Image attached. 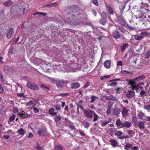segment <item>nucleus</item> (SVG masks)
Returning a JSON list of instances; mask_svg holds the SVG:
<instances>
[{
  "instance_id": "412c9836",
  "label": "nucleus",
  "mask_w": 150,
  "mask_h": 150,
  "mask_svg": "<svg viewBox=\"0 0 150 150\" xmlns=\"http://www.w3.org/2000/svg\"><path fill=\"white\" fill-rule=\"evenodd\" d=\"M20 115V117L23 119L29 117H30L31 115H29L28 114H19Z\"/></svg>"
},
{
  "instance_id": "5701e85b",
  "label": "nucleus",
  "mask_w": 150,
  "mask_h": 150,
  "mask_svg": "<svg viewBox=\"0 0 150 150\" xmlns=\"http://www.w3.org/2000/svg\"><path fill=\"white\" fill-rule=\"evenodd\" d=\"M101 16L104 20H106L108 18V15L106 12L103 11L101 13Z\"/></svg>"
},
{
  "instance_id": "7c9ffc66",
  "label": "nucleus",
  "mask_w": 150,
  "mask_h": 150,
  "mask_svg": "<svg viewBox=\"0 0 150 150\" xmlns=\"http://www.w3.org/2000/svg\"><path fill=\"white\" fill-rule=\"evenodd\" d=\"M118 29L120 32L123 33H125L126 32V30L122 27H120L119 26H117Z\"/></svg>"
},
{
  "instance_id": "c85d7f7f",
  "label": "nucleus",
  "mask_w": 150,
  "mask_h": 150,
  "mask_svg": "<svg viewBox=\"0 0 150 150\" xmlns=\"http://www.w3.org/2000/svg\"><path fill=\"white\" fill-rule=\"evenodd\" d=\"M57 3H54L50 4H45L43 6V7H52L54 6H55V5H56Z\"/></svg>"
},
{
  "instance_id": "052dcab7",
  "label": "nucleus",
  "mask_w": 150,
  "mask_h": 150,
  "mask_svg": "<svg viewBox=\"0 0 150 150\" xmlns=\"http://www.w3.org/2000/svg\"><path fill=\"white\" fill-rule=\"evenodd\" d=\"M4 92V90L3 89L2 85L0 84V93H3Z\"/></svg>"
},
{
  "instance_id": "7ed1b4c3",
  "label": "nucleus",
  "mask_w": 150,
  "mask_h": 150,
  "mask_svg": "<svg viewBox=\"0 0 150 150\" xmlns=\"http://www.w3.org/2000/svg\"><path fill=\"white\" fill-rule=\"evenodd\" d=\"M14 33L13 29L10 28L8 30L6 33V37L7 38L10 39L12 37Z\"/></svg>"
},
{
  "instance_id": "f3484780",
  "label": "nucleus",
  "mask_w": 150,
  "mask_h": 150,
  "mask_svg": "<svg viewBox=\"0 0 150 150\" xmlns=\"http://www.w3.org/2000/svg\"><path fill=\"white\" fill-rule=\"evenodd\" d=\"M128 110L126 109V107H125L123 109L122 114L123 116L126 117L128 115Z\"/></svg>"
},
{
  "instance_id": "39448f33",
  "label": "nucleus",
  "mask_w": 150,
  "mask_h": 150,
  "mask_svg": "<svg viewBox=\"0 0 150 150\" xmlns=\"http://www.w3.org/2000/svg\"><path fill=\"white\" fill-rule=\"evenodd\" d=\"M146 125V122L144 121H140L139 122L137 126L140 129H143L145 128Z\"/></svg>"
},
{
  "instance_id": "ddd939ff",
  "label": "nucleus",
  "mask_w": 150,
  "mask_h": 150,
  "mask_svg": "<svg viewBox=\"0 0 150 150\" xmlns=\"http://www.w3.org/2000/svg\"><path fill=\"white\" fill-rule=\"evenodd\" d=\"M109 142L111 143V144L113 147H116L117 146V142L116 140L114 139H111L109 140Z\"/></svg>"
},
{
  "instance_id": "4d7b16f0",
  "label": "nucleus",
  "mask_w": 150,
  "mask_h": 150,
  "mask_svg": "<svg viewBox=\"0 0 150 150\" xmlns=\"http://www.w3.org/2000/svg\"><path fill=\"white\" fill-rule=\"evenodd\" d=\"M127 28L130 30H133L134 29V28L129 25H127Z\"/></svg>"
},
{
  "instance_id": "f257e3e1",
  "label": "nucleus",
  "mask_w": 150,
  "mask_h": 150,
  "mask_svg": "<svg viewBox=\"0 0 150 150\" xmlns=\"http://www.w3.org/2000/svg\"><path fill=\"white\" fill-rule=\"evenodd\" d=\"M83 113L85 117L86 118L91 119L93 117V122L96 121L98 118V115L95 113L94 111L89 109L84 110Z\"/></svg>"
},
{
  "instance_id": "c9c22d12",
  "label": "nucleus",
  "mask_w": 150,
  "mask_h": 150,
  "mask_svg": "<svg viewBox=\"0 0 150 150\" xmlns=\"http://www.w3.org/2000/svg\"><path fill=\"white\" fill-rule=\"evenodd\" d=\"M104 98L105 99L108 100H113L114 97L112 96H104Z\"/></svg>"
},
{
  "instance_id": "680f3d73",
  "label": "nucleus",
  "mask_w": 150,
  "mask_h": 150,
  "mask_svg": "<svg viewBox=\"0 0 150 150\" xmlns=\"http://www.w3.org/2000/svg\"><path fill=\"white\" fill-rule=\"evenodd\" d=\"M117 66H122V63L121 61H119L117 62Z\"/></svg>"
},
{
  "instance_id": "f8f14e48",
  "label": "nucleus",
  "mask_w": 150,
  "mask_h": 150,
  "mask_svg": "<svg viewBox=\"0 0 150 150\" xmlns=\"http://www.w3.org/2000/svg\"><path fill=\"white\" fill-rule=\"evenodd\" d=\"M16 132L22 136L24 135L26 133L25 131L22 128H20Z\"/></svg>"
},
{
  "instance_id": "9d476101",
  "label": "nucleus",
  "mask_w": 150,
  "mask_h": 150,
  "mask_svg": "<svg viewBox=\"0 0 150 150\" xmlns=\"http://www.w3.org/2000/svg\"><path fill=\"white\" fill-rule=\"evenodd\" d=\"M135 94V92L134 91H128V93L126 94L127 97L130 98L133 97Z\"/></svg>"
},
{
  "instance_id": "dca6fc26",
  "label": "nucleus",
  "mask_w": 150,
  "mask_h": 150,
  "mask_svg": "<svg viewBox=\"0 0 150 150\" xmlns=\"http://www.w3.org/2000/svg\"><path fill=\"white\" fill-rule=\"evenodd\" d=\"M110 60H107L104 63V65L106 68H109L110 67L111 64Z\"/></svg>"
},
{
  "instance_id": "13d9d810",
  "label": "nucleus",
  "mask_w": 150,
  "mask_h": 150,
  "mask_svg": "<svg viewBox=\"0 0 150 150\" xmlns=\"http://www.w3.org/2000/svg\"><path fill=\"white\" fill-rule=\"evenodd\" d=\"M122 73H125V74H127L128 75H132L133 74V73L132 72H129V71H128L126 70L123 71H122Z\"/></svg>"
},
{
  "instance_id": "de8ad7c7",
  "label": "nucleus",
  "mask_w": 150,
  "mask_h": 150,
  "mask_svg": "<svg viewBox=\"0 0 150 150\" xmlns=\"http://www.w3.org/2000/svg\"><path fill=\"white\" fill-rule=\"evenodd\" d=\"M127 133L129 135L133 134L134 133V132L132 130H129L127 131Z\"/></svg>"
},
{
  "instance_id": "79ce46f5",
  "label": "nucleus",
  "mask_w": 150,
  "mask_h": 150,
  "mask_svg": "<svg viewBox=\"0 0 150 150\" xmlns=\"http://www.w3.org/2000/svg\"><path fill=\"white\" fill-rule=\"evenodd\" d=\"M122 132L120 131H117L115 133V135L118 136H120L122 135Z\"/></svg>"
},
{
  "instance_id": "69168bd1",
  "label": "nucleus",
  "mask_w": 150,
  "mask_h": 150,
  "mask_svg": "<svg viewBox=\"0 0 150 150\" xmlns=\"http://www.w3.org/2000/svg\"><path fill=\"white\" fill-rule=\"evenodd\" d=\"M66 22H67L69 24H71V21L70 20V19L69 18H67L66 20Z\"/></svg>"
},
{
  "instance_id": "b1692460",
  "label": "nucleus",
  "mask_w": 150,
  "mask_h": 150,
  "mask_svg": "<svg viewBox=\"0 0 150 150\" xmlns=\"http://www.w3.org/2000/svg\"><path fill=\"white\" fill-rule=\"evenodd\" d=\"M136 80H134V79L133 80H131V82H128V84L132 86V87L137 84Z\"/></svg>"
},
{
  "instance_id": "6e6d98bb",
  "label": "nucleus",
  "mask_w": 150,
  "mask_h": 150,
  "mask_svg": "<svg viewBox=\"0 0 150 150\" xmlns=\"http://www.w3.org/2000/svg\"><path fill=\"white\" fill-rule=\"evenodd\" d=\"M129 136L128 135L122 136L121 137H118V138L120 139H123L125 138L129 137Z\"/></svg>"
},
{
  "instance_id": "2f4dec72",
  "label": "nucleus",
  "mask_w": 150,
  "mask_h": 150,
  "mask_svg": "<svg viewBox=\"0 0 150 150\" xmlns=\"http://www.w3.org/2000/svg\"><path fill=\"white\" fill-rule=\"evenodd\" d=\"M98 98V97L94 96H91V100L90 101L91 103H93L94 101Z\"/></svg>"
},
{
  "instance_id": "6ab92c4d",
  "label": "nucleus",
  "mask_w": 150,
  "mask_h": 150,
  "mask_svg": "<svg viewBox=\"0 0 150 150\" xmlns=\"http://www.w3.org/2000/svg\"><path fill=\"white\" fill-rule=\"evenodd\" d=\"M132 121L134 122V125H137L138 123L137 118L135 116H133Z\"/></svg>"
},
{
  "instance_id": "3c124183",
  "label": "nucleus",
  "mask_w": 150,
  "mask_h": 150,
  "mask_svg": "<svg viewBox=\"0 0 150 150\" xmlns=\"http://www.w3.org/2000/svg\"><path fill=\"white\" fill-rule=\"evenodd\" d=\"M110 75H105L104 76H103L101 77L100 78V79L101 80H103L104 79H105L108 78H109L110 77Z\"/></svg>"
},
{
  "instance_id": "bb28decb",
  "label": "nucleus",
  "mask_w": 150,
  "mask_h": 150,
  "mask_svg": "<svg viewBox=\"0 0 150 150\" xmlns=\"http://www.w3.org/2000/svg\"><path fill=\"white\" fill-rule=\"evenodd\" d=\"M12 4V2L10 0H9L3 4V5L5 6H8Z\"/></svg>"
},
{
  "instance_id": "0e129e2a",
  "label": "nucleus",
  "mask_w": 150,
  "mask_h": 150,
  "mask_svg": "<svg viewBox=\"0 0 150 150\" xmlns=\"http://www.w3.org/2000/svg\"><path fill=\"white\" fill-rule=\"evenodd\" d=\"M117 84V83L116 82H112L110 83V85L111 86H116Z\"/></svg>"
},
{
  "instance_id": "a18cd8bd",
  "label": "nucleus",
  "mask_w": 150,
  "mask_h": 150,
  "mask_svg": "<svg viewBox=\"0 0 150 150\" xmlns=\"http://www.w3.org/2000/svg\"><path fill=\"white\" fill-rule=\"evenodd\" d=\"M62 119L63 120H65V122L66 123L68 124H71V122L67 118L65 117L64 118H62Z\"/></svg>"
},
{
  "instance_id": "a878e982",
  "label": "nucleus",
  "mask_w": 150,
  "mask_h": 150,
  "mask_svg": "<svg viewBox=\"0 0 150 150\" xmlns=\"http://www.w3.org/2000/svg\"><path fill=\"white\" fill-rule=\"evenodd\" d=\"M144 114L142 112H139L137 114L138 117L140 119H143V117L144 116Z\"/></svg>"
},
{
  "instance_id": "1a4fd4ad",
  "label": "nucleus",
  "mask_w": 150,
  "mask_h": 150,
  "mask_svg": "<svg viewBox=\"0 0 150 150\" xmlns=\"http://www.w3.org/2000/svg\"><path fill=\"white\" fill-rule=\"evenodd\" d=\"M71 88L72 89H76L80 87V84L78 82H75L71 84Z\"/></svg>"
},
{
  "instance_id": "c03bdc74",
  "label": "nucleus",
  "mask_w": 150,
  "mask_h": 150,
  "mask_svg": "<svg viewBox=\"0 0 150 150\" xmlns=\"http://www.w3.org/2000/svg\"><path fill=\"white\" fill-rule=\"evenodd\" d=\"M92 3L96 6H98V3L97 1V0H92Z\"/></svg>"
},
{
  "instance_id": "ea45409f",
  "label": "nucleus",
  "mask_w": 150,
  "mask_h": 150,
  "mask_svg": "<svg viewBox=\"0 0 150 150\" xmlns=\"http://www.w3.org/2000/svg\"><path fill=\"white\" fill-rule=\"evenodd\" d=\"M111 107L110 106H108L107 109V110L106 111V113L107 115H109L110 113L111 112Z\"/></svg>"
},
{
  "instance_id": "473e14b6",
  "label": "nucleus",
  "mask_w": 150,
  "mask_h": 150,
  "mask_svg": "<svg viewBox=\"0 0 150 150\" xmlns=\"http://www.w3.org/2000/svg\"><path fill=\"white\" fill-rule=\"evenodd\" d=\"M55 150H63L62 146L60 145H56Z\"/></svg>"
},
{
  "instance_id": "c756f323",
  "label": "nucleus",
  "mask_w": 150,
  "mask_h": 150,
  "mask_svg": "<svg viewBox=\"0 0 150 150\" xmlns=\"http://www.w3.org/2000/svg\"><path fill=\"white\" fill-rule=\"evenodd\" d=\"M33 15L34 16H35L36 15H41L42 16H45L47 14L46 13H43L40 12H38L34 13Z\"/></svg>"
},
{
  "instance_id": "09e8293b",
  "label": "nucleus",
  "mask_w": 150,
  "mask_h": 150,
  "mask_svg": "<svg viewBox=\"0 0 150 150\" xmlns=\"http://www.w3.org/2000/svg\"><path fill=\"white\" fill-rule=\"evenodd\" d=\"M109 122V121L103 122L101 124V125L102 126L104 127Z\"/></svg>"
},
{
  "instance_id": "6e6552de",
  "label": "nucleus",
  "mask_w": 150,
  "mask_h": 150,
  "mask_svg": "<svg viewBox=\"0 0 150 150\" xmlns=\"http://www.w3.org/2000/svg\"><path fill=\"white\" fill-rule=\"evenodd\" d=\"M113 37L115 38L119 39L120 37V33L117 30L114 31L112 33Z\"/></svg>"
},
{
  "instance_id": "4468645a",
  "label": "nucleus",
  "mask_w": 150,
  "mask_h": 150,
  "mask_svg": "<svg viewBox=\"0 0 150 150\" xmlns=\"http://www.w3.org/2000/svg\"><path fill=\"white\" fill-rule=\"evenodd\" d=\"M106 9L108 11L110 14H113V12L112 8L110 6L108 5H106Z\"/></svg>"
},
{
  "instance_id": "338daca9",
  "label": "nucleus",
  "mask_w": 150,
  "mask_h": 150,
  "mask_svg": "<svg viewBox=\"0 0 150 150\" xmlns=\"http://www.w3.org/2000/svg\"><path fill=\"white\" fill-rule=\"evenodd\" d=\"M18 110L17 108L16 107H15L13 108V111L14 113H16L18 111Z\"/></svg>"
},
{
  "instance_id": "aec40b11",
  "label": "nucleus",
  "mask_w": 150,
  "mask_h": 150,
  "mask_svg": "<svg viewBox=\"0 0 150 150\" xmlns=\"http://www.w3.org/2000/svg\"><path fill=\"white\" fill-rule=\"evenodd\" d=\"M46 133L45 130L44 129H42L38 132V134L40 136L44 135Z\"/></svg>"
},
{
  "instance_id": "0eeeda50",
  "label": "nucleus",
  "mask_w": 150,
  "mask_h": 150,
  "mask_svg": "<svg viewBox=\"0 0 150 150\" xmlns=\"http://www.w3.org/2000/svg\"><path fill=\"white\" fill-rule=\"evenodd\" d=\"M132 125L131 122L128 121H125L122 124V126L120 127L122 128L125 127L127 128L130 127Z\"/></svg>"
},
{
  "instance_id": "9b49d317",
  "label": "nucleus",
  "mask_w": 150,
  "mask_h": 150,
  "mask_svg": "<svg viewBox=\"0 0 150 150\" xmlns=\"http://www.w3.org/2000/svg\"><path fill=\"white\" fill-rule=\"evenodd\" d=\"M145 78V75H142L135 78H134V80H136V82H138L139 81L144 79Z\"/></svg>"
},
{
  "instance_id": "f03ea898",
  "label": "nucleus",
  "mask_w": 150,
  "mask_h": 150,
  "mask_svg": "<svg viewBox=\"0 0 150 150\" xmlns=\"http://www.w3.org/2000/svg\"><path fill=\"white\" fill-rule=\"evenodd\" d=\"M27 87L32 90H37L39 88L37 85L34 83H28L27 84Z\"/></svg>"
},
{
  "instance_id": "e433bc0d",
  "label": "nucleus",
  "mask_w": 150,
  "mask_h": 150,
  "mask_svg": "<svg viewBox=\"0 0 150 150\" xmlns=\"http://www.w3.org/2000/svg\"><path fill=\"white\" fill-rule=\"evenodd\" d=\"M132 146V144L129 143H127L125 146V150H128Z\"/></svg>"
},
{
  "instance_id": "393cba45",
  "label": "nucleus",
  "mask_w": 150,
  "mask_h": 150,
  "mask_svg": "<svg viewBox=\"0 0 150 150\" xmlns=\"http://www.w3.org/2000/svg\"><path fill=\"white\" fill-rule=\"evenodd\" d=\"M129 46V45L127 43L124 44L121 47V50L122 52L124 51L126 47Z\"/></svg>"
},
{
  "instance_id": "8fccbe9b",
  "label": "nucleus",
  "mask_w": 150,
  "mask_h": 150,
  "mask_svg": "<svg viewBox=\"0 0 150 150\" xmlns=\"http://www.w3.org/2000/svg\"><path fill=\"white\" fill-rule=\"evenodd\" d=\"M15 118V115H13L11 117H10L9 119V120L11 122L14 120Z\"/></svg>"
},
{
  "instance_id": "bf43d9fd",
  "label": "nucleus",
  "mask_w": 150,
  "mask_h": 150,
  "mask_svg": "<svg viewBox=\"0 0 150 150\" xmlns=\"http://www.w3.org/2000/svg\"><path fill=\"white\" fill-rule=\"evenodd\" d=\"M79 133L80 134L81 136H84L85 135V134L81 130H79Z\"/></svg>"
},
{
  "instance_id": "f704fd0d",
  "label": "nucleus",
  "mask_w": 150,
  "mask_h": 150,
  "mask_svg": "<svg viewBox=\"0 0 150 150\" xmlns=\"http://www.w3.org/2000/svg\"><path fill=\"white\" fill-rule=\"evenodd\" d=\"M55 121L56 122L60 120L61 119V117L59 115H57L54 118Z\"/></svg>"
},
{
  "instance_id": "49530a36",
  "label": "nucleus",
  "mask_w": 150,
  "mask_h": 150,
  "mask_svg": "<svg viewBox=\"0 0 150 150\" xmlns=\"http://www.w3.org/2000/svg\"><path fill=\"white\" fill-rule=\"evenodd\" d=\"M36 148L38 150H43V148L40 146L38 144L36 146Z\"/></svg>"
},
{
  "instance_id": "72a5a7b5",
  "label": "nucleus",
  "mask_w": 150,
  "mask_h": 150,
  "mask_svg": "<svg viewBox=\"0 0 150 150\" xmlns=\"http://www.w3.org/2000/svg\"><path fill=\"white\" fill-rule=\"evenodd\" d=\"M122 122L120 121V119H117V120L116 124L117 127H119L120 125L122 126Z\"/></svg>"
},
{
  "instance_id": "4be33fe9",
  "label": "nucleus",
  "mask_w": 150,
  "mask_h": 150,
  "mask_svg": "<svg viewBox=\"0 0 150 150\" xmlns=\"http://www.w3.org/2000/svg\"><path fill=\"white\" fill-rule=\"evenodd\" d=\"M54 109L53 108H51L49 110V113L50 114L52 115H55L57 114V112H54Z\"/></svg>"
},
{
  "instance_id": "a211bd4d",
  "label": "nucleus",
  "mask_w": 150,
  "mask_h": 150,
  "mask_svg": "<svg viewBox=\"0 0 150 150\" xmlns=\"http://www.w3.org/2000/svg\"><path fill=\"white\" fill-rule=\"evenodd\" d=\"M120 112V111L118 109L115 108L113 111V113L115 115H118Z\"/></svg>"
},
{
  "instance_id": "5fc2aeb1",
  "label": "nucleus",
  "mask_w": 150,
  "mask_h": 150,
  "mask_svg": "<svg viewBox=\"0 0 150 150\" xmlns=\"http://www.w3.org/2000/svg\"><path fill=\"white\" fill-rule=\"evenodd\" d=\"M138 85H137V84H136L135 86H134L132 87V90L133 91L134 90H137L138 89Z\"/></svg>"
},
{
  "instance_id": "2eb2a0df",
  "label": "nucleus",
  "mask_w": 150,
  "mask_h": 150,
  "mask_svg": "<svg viewBox=\"0 0 150 150\" xmlns=\"http://www.w3.org/2000/svg\"><path fill=\"white\" fill-rule=\"evenodd\" d=\"M133 38L136 40H140L142 39L144 37L140 35H137L133 36Z\"/></svg>"
},
{
  "instance_id": "e2e57ef3",
  "label": "nucleus",
  "mask_w": 150,
  "mask_h": 150,
  "mask_svg": "<svg viewBox=\"0 0 150 150\" xmlns=\"http://www.w3.org/2000/svg\"><path fill=\"white\" fill-rule=\"evenodd\" d=\"M51 81L54 83H55L56 84L57 83V81H58V80H56L54 79H53L52 78L50 79Z\"/></svg>"
},
{
  "instance_id": "20e7f679",
  "label": "nucleus",
  "mask_w": 150,
  "mask_h": 150,
  "mask_svg": "<svg viewBox=\"0 0 150 150\" xmlns=\"http://www.w3.org/2000/svg\"><path fill=\"white\" fill-rule=\"evenodd\" d=\"M4 71L7 74H9L13 71V69L9 66H6L4 67Z\"/></svg>"
},
{
  "instance_id": "37998d69",
  "label": "nucleus",
  "mask_w": 150,
  "mask_h": 150,
  "mask_svg": "<svg viewBox=\"0 0 150 150\" xmlns=\"http://www.w3.org/2000/svg\"><path fill=\"white\" fill-rule=\"evenodd\" d=\"M54 108L57 110H59L61 109L60 105H54Z\"/></svg>"
},
{
  "instance_id": "4c0bfd02",
  "label": "nucleus",
  "mask_w": 150,
  "mask_h": 150,
  "mask_svg": "<svg viewBox=\"0 0 150 150\" xmlns=\"http://www.w3.org/2000/svg\"><path fill=\"white\" fill-rule=\"evenodd\" d=\"M100 22L101 24L104 25L106 23V20H104V19H101L100 20Z\"/></svg>"
},
{
  "instance_id": "58836bf2",
  "label": "nucleus",
  "mask_w": 150,
  "mask_h": 150,
  "mask_svg": "<svg viewBox=\"0 0 150 150\" xmlns=\"http://www.w3.org/2000/svg\"><path fill=\"white\" fill-rule=\"evenodd\" d=\"M118 21L120 23H121L122 25H124L125 21L122 18L119 19Z\"/></svg>"
},
{
  "instance_id": "774afa93",
  "label": "nucleus",
  "mask_w": 150,
  "mask_h": 150,
  "mask_svg": "<svg viewBox=\"0 0 150 150\" xmlns=\"http://www.w3.org/2000/svg\"><path fill=\"white\" fill-rule=\"evenodd\" d=\"M33 110L34 112L35 113L38 112L39 111L38 109L36 108H33Z\"/></svg>"
},
{
  "instance_id": "603ef678",
  "label": "nucleus",
  "mask_w": 150,
  "mask_h": 150,
  "mask_svg": "<svg viewBox=\"0 0 150 150\" xmlns=\"http://www.w3.org/2000/svg\"><path fill=\"white\" fill-rule=\"evenodd\" d=\"M145 57L146 58H148L150 57V52L148 51L145 54Z\"/></svg>"
},
{
  "instance_id": "864d4df0",
  "label": "nucleus",
  "mask_w": 150,
  "mask_h": 150,
  "mask_svg": "<svg viewBox=\"0 0 150 150\" xmlns=\"http://www.w3.org/2000/svg\"><path fill=\"white\" fill-rule=\"evenodd\" d=\"M148 34V33L146 32H141L140 34V36H143L144 37V36H146Z\"/></svg>"
},
{
  "instance_id": "a19ab883",
  "label": "nucleus",
  "mask_w": 150,
  "mask_h": 150,
  "mask_svg": "<svg viewBox=\"0 0 150 150\" xmlns=\"http://www.w3.org/2000/svg\"><path fill=\"white\" fill-rule=\"evenodd\" d=\"M41 87L44 90H48L49 89V88L48 87L44 84L41 85Z\"/></svg>"
},
{
  "instance_id": "cd10ccee",
  "label": "nucleus",
  "mask_w": 150,
  "mask_h": 150,
  "mask_svg": "<svg viewBox=\"0 0 150 150\" xmlns=\"http://www.w3.org/2000/svg\"><path fill=\"white\" fill-rule=\"evenodd\" d=\"M85 128L88 129L89 126V123L87 122L84 121L82 123Z\"/></svg>"
},
{
  "instance_id": "423d86ee",
  "label": "nucleus",
  "mask_w": 150,
  "mask_h": 150,
  "mask_svg": "<svg viewBox=\"0 0 150 150\" xmlns=\"http://www.w3.org/2000/svg\"><path fill=\"white\" fill-rule=\"evenodd\" d=\"M64 83V81L63 80H58L56 84L58 88H61L63 87Z\"/></svg>"
}]
</instances>
